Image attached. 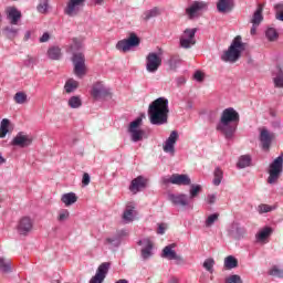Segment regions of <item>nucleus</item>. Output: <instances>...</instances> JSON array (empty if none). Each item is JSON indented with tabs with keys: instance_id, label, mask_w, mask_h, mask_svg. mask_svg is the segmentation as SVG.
I'll return each mask as SVG.
<instances>
[{
	"instance_id": "2f4dec72",
	"label": "nucleus",
	"mask_w": 283,
	"mask_h": 283,
	"mask_svg": "<svg viewBox=\"0 0 283 283\" xmlns=\"http://www.w3.org/2000/svg\"><path fill=\"white\" fill-rule=\"evenodd\" d=\"M222 178H224V172L222 171L221 167H217L213 171L212 185H214V187H220L222 184Z\"/></svg>"
},
{
	"instance_id": "a18cd8bd",
	"label": "nucleus",
	"mask_w": 283,
	"mask_h": 283,
	"mask_svg": "<svg viewBox=\"0 0 283 283\" xmlns=\"http://www.w3.org/2000/svg\"><path fill=\"white\" fill-rule=\"evenodd\" d=\"M14 101L18 105H23V103H25V101H28V95L23 92H18L14 95Z\"/></svg>"
},
{
	"instance_id": "f03ea898",
	"label": "nucleus",
	"mask_w": 283,
	"mask_h": 283,
	"mask_svg": "<svg viewBox=\"0 0 283 283\" xmlns=\"http://www.w3.org/2000/svg\"><path fill=\"white\" fill-rule=\"evenodd\" d=\"M148 116L151 125H165L169 116V99L158 97L148 107Z\"/></svg>"
},
{
	"instance_id": "4be33fe9",
	"label": "nucleus",
	"mask_w": 283,
	"mask_h": 283,
	"mask_svg": "<svg viewBox=\"0 0 283 283\" xmlns=\"http://www.w3.org/2000/svg\"><path fill=\"white\" fill-rule=\"evenodd\" d=\"M168 200L175 205V207H189V196L186 193L168 195Z\"/></svg>"
},
{
	"instance_id": "79ce46f5",
	"label": "nucleus",
	"mask_w": 283,
	"mask_h": 283,
	"mask_svg": "<svg viewBox=\"0 0 283 283\" xmlns=\"http://www.w3.org/2000/svg\"><path fill=\"white\" fill-rule=\"evenodd\" d=\"M218 218H220L219 213H212V214L208 216L205 221V227L207 229L211 228L212 224H216V222H218Z\"/></svg>"
},
{
	"instance_id": "473e14b6",
	"label": "nucleus",
	"mask_w": 283,
	"mask_h": 283,
	"mask_svg": "<svg viewBox=\"0 0 283 283\" xmlns=\"http://www.w3.org/2000/svg\"><path fill=\"white\" fill-rule=\"evenodd\" d=\"M109 262H104L102 263L96 271L97 277H102V280H105V277H107V273H109Z\"/></svg>"
},
{
	"instance_id": "ddd939ff",
	"label": "nucleus",
	"mask_w": 283,
	"mask_h": 283,
	"mask_svg": "<svg viewBox=\"0 0 283 283\" xmlns=\"http://www.w3.org/2000/svg\"><path fill=\"white\" fill-rule=\"evenodd\" d=\"M127 235H129L127 230H118L115 234L107 237L104 244H106L108 249H118L123 242V238H127Z\"/></svg>"
},
{
	"instance_id": "4468645a",
	"label": "nucleus",
	"mask_w": 283,
	"mask_h": 283,
	"mask_svg": "<svg viewBox=\"0 0 283 283\" xmlns=\"http://www.w3.org/2000/svg\"><path fill=\"white\" fill-rule=\"evenodd\" d=\"M140 247V258L142 260H150L154 256V242L148 238L142 239L137 243Z\"/></svg>"
},
{
	"instance_id": "58836bf2",
	"label": "nucleus",
	"mask_w": 283,
	"mask_h": 283,
	"mask_svg": "<svg viewBox=\"0 0 283 283\" xmlns=\"http://www.w3.org/2000/svg\"><path fill=\"white\" fill-rule=\"evenodd\" d=\"M224 266L229 271H231V269H238V259H235V256H233V255L227 256L224 259Z\"/></svg>"
},
{
	"instance_id": "c756f323",
	"label": "nucleus",
	"mask_w": 283,
	"mask_h": 283,
	"mask_svg": "<svg viewBox=\"0 0 283 283\" xmlns=\"http://www.w3.org/2000/svg\"><path fill=\"white\" fill-rule=\"evenodd\" d=\"M0 271H2V273H12V261L0 256Z\"/></svg>"
},
{
	"instance_id": "0e129e2a",
	"label": "nucleus",
	"mask_w": 283,
	"mask_h": 283,
	"mask_svg": "<svg viewBox=\"0 0 283 283\" xmlns=\"http://www.w3.org/2000/svg\"><path fill=\"white\" fill-rule=\"evenodd\" d=\"M157 233H158L159 235H165V224H159V226H158Z\"/></svg>"
},
{
	"instance_id": "5701e85b",
	"label": "nucleus",
	"mask_w": 283,
	"mask_h": 283,
	"mask_svg": "<svg viewBox=\"0 0 283 283\" xmlns=\"http://www.w3.org/2000/svg\"><path fill=\"white\" fill-rule=\"evenodd\" d=\"M136 203L134 202H128L126 205V209L123 213V220L126 224H129V222H134V220H136Z\"/></svg>"
},
{
	"instance_id": "1a4fd4ad",
	"label": "nucleus",
	"mask_w": 283,
	"mask_h": 283,
	"mask_svg": "<svg viewBox=\"0 0 283 283\" xmlns=\"http://www.w3.org/2000/svg\"><path fill=\"white\" fill-rule=\"evenodd\" d=\"M140 45V39L136 36V33H130L129 38L119 40L116 44L118 52H129L132 48H138Z\"/></svg>"
},
{
	"instance_id": "a878e982",
	"label": "nucleus",
	"mask_w": 283,
	"mask_h": 283,
	"mask_svg": "<svg viewBox=\"0 0 283 283\" xmlns=\"http://www.w3.org/2000/svg\"><path fill=\"white\" fill-rule=\"evenodd\" d=\"M234 2L233 0H218L217 10L220 14H227L233 10Z\"/></svg>"
},
{
	"instance_id": "a211bd4d",
	"label": "nucleus",
	"mask_w": 283,
	"mask_h": 283,
	"mask_svg": "<svg viewBox=\"0 0 283 283\" xmlns=\"http://www.w3.org/2000/svg\"><path fill=\"white\" fill-rule=\"evenodd\" d=\"M176 244H168L161 251V258L164 260H175L177 264L185 262V259L176 252Z\"/></svg>"
},
{
	"instance_id": "f704fd0d",
	"label": "nucleus",
	"mask_w": 283,
	"mask_h": 283,
	"mask_svg": "<svg viewBox=\"0 0 283 283\" xmlns=\"http://www.w3.org/2000/svg\"><path fill=\"white\" fill-rule=\"evenodd\" d=\"M237 167L238 169H247V167H251V157L249 155L239 157Z\"/></svg>"
},
{
	"instance_id": "69168bd1",
	"label": "nucleus",
	"mask_w": 283,
	"mask_h": 283,
	"mask_svg": "<svg viewBox=\"0 0 283 283\" xmlns=\"http://www.w3.org/2000/svg\"><path fill=\"white\" fill-rule=\"evenodd\" d=\"M31 36H32V32L27 31L25 34H24V41H30Z\"/></svg>"
},
{
	"instance_id": "ea45409f",
	"label": "nucleus",
	"mask_w": 283,
	"mask_h": 283,
	"mask_svg": "<svg viewBox=\"0 0 283 283\" xmlns=\"http://www.w3.org/2000/svg\"><path fill=\"white\" fill-rule=\"evenodd\" d=\"M82 48H83V41L75 38L73 39L72 44L70 45L69 52H72L74 56V54H77L75 52L81 51Z\"/></svg>"
},
{
	"instance_id": "a19ab883",
	"label": "nucleus",
	"mask_w": 283,
	"mask_h": 283,
	"mask_svg": "<svg viewBox=\"0 0 283 283\" xmlns=\"http://www.w3.org/2000/svg\"><path fill=\"white\" fill-rule=\"evenodd\" d=\"M200 191H202V186L192 184L189 190V197H188L189 200H193V198H198V195L200 193Z\"/></svg>"
},
{
	"instance_id": "20e7f679",
	"label": "nucleus",
	"mask_w": 283,
	"mask_h": 283,
	"mask_svg": "<svg viewBox=\"0 0 283 283\" xmlns=\"http://www.w3.org/2000/svg\"><path fill=\"white\" fill-rule=\"evenodd\" d=\"M207 10H209V2L196 0L186 8V15L190 21H195L196 19H200Z\"/></svg>"
},
{
	"instance_id": "13d9d810",
	"label": "nucleus",
	"mask_w": 283,
	"mask_h": 283,
	"mask_svg": "<svg viewBox=\"0 0 283 283\" xmlns=\"http://www.w3.org/2000/svg\"><path fill=\"white\" fill-rule=\"evenodd\" d=\"M91 182V177H90V174L85 172L83 175V178H82V185L83 187H87V185H90Z\"/></svg>"
},
{
	"instance_id": "3c124183",
	"label": "nucleus",
	"mask_w": 283,
	"mask_h": 283,
	"mask_svg": "<svg viewBox=\"0 0 283 283\" xmlns=\"http://www.w3.org/2000/svg\"><path fill=\"white\" fill-rule=\"evenodd\" d=\"M36 63V57H32V56H27V59L23 61V65L25 67H34Z\"/></svg>"
},
{
	"instance_id": "49530a36",
	"label": "nucleus",
	"mask_w": 283,
	"mask_h": 283,
	"mask_svg": "<svg viewBox=\"0 0 283 283\" xmlns=\"http://www.w3.org/2000/svg\"><path fill=\"white\" fill-rule=\"evenodd\" d=\"M48 8H50L49 0H40L38 4V12H41V14H45V12H48Z\"/></svg>"
},
{
	"instance_id": "7ed1b4c3",
	"label": "nucleus",
	"mask_w": 283,
	"mask_h": 283,
	"mask_svg": "<svg viewBox=\"0 0 283 283\" xmlns=\"http://www.w3.org/2000/svg\"><path fill=\"white\" fill-rule=\"evenodd\" d=\"M244 50H247V44L242 42V36L238 35L233 39L229 49L223 52L221 60H223L224 63H235L240 60Z\"/></svg>"
},
{
	"instance_id": "dca6fc26",
	"label": "nucleus",
	"mask_w": 283,
	"mask_h": 283,
	"mask_svg": "<svg viewBox=\"0 0 283 283\" xmlns=\"http://www.w3.org/2000/svg\"><path fill=\"white\" fill-rule=\"evenodd\" d=\"M273 138H275V134L271 133L266 127L260 128L259 140L264 151L271 149Z\"/></svg>"
},
{
	"instance_id": "680f3d73",
	"label": "nucleus",
	"mask_w": 283,
	"mask_h": 283,
	"mask_svg": "<svg viewBox=\"0 0 283 283\" xmlns=\"http://www.w3.org/2000/svg\"><path fill=\"white\" fill-rule=\"evenodd\" d=\"M48 41H50V33L45 32L40 38V43H48Z\"/></svg>"
},
{
	"instance_id": "bb28decb",
	"label": "nucleus",
	"mask_w": 283,
	"mask_h": 283,
	"mask_svg": "<svg viewBox=\"0 0 283 283\" xmlns=\"http://www.w3.org/2000/svg\"><path fill=\"white\" fill-rule=\"evenodd\" d=\"M272 78L275 87L283 90V71L282 67L275 66L272 71Z\"/></svg>"
},
{
	"instance_id": "774afa93",
	"label": "nucleus",
	"mask_w": 283,
	"mask_h": 283,
	"mask_svg": "<svg viewBox=\"0 0 283 283\" xmlns=\"http://www.w3.org/2000/svg\"><path fill=\"white\" fill-rule=\"evenodd\" d=\"M6 165V158L3 157V154L0 153V166Z\"/></svg>"
},
{
	"instance_id": "bf43d9fd",
	"label": "nucleus",
	"mask_w": 283,
	"mask_h": 283,
	"mask_svg": "<svg viewBox=\"0 0 283 283\" xmlns=\"http://www.w3.org/2000/svg\"><path fill=\"white\" fill-rule=\"evenodd\" d=\"M270 275H274L275 277H282V271L277 268H273L270 271Z\"/></svg>"
},
{
	"instance_id": "39448f33",
	"label": "nucleus",
	"mask_w": 283,
	"mask_h": 283,
	"mask_svg": "<svg viewBox=\"0 0 283 283\" xmlns=\"http://www.w3.org/2000/svg\"><path fill=\"white\" fill-rule=\"evenodd\" d=\"M283 171V153L276 157L273 163L270 164L269 167V177L268 182L269 185H275L277 180H280V176Z\"/></svg>"
},
{
	"instance_id": "aec40b11",
	"label": "nucleus",
	"mask_w": 283,
	"mask_h": 283,
	"mask_svg": "<svg viewBox=\"0 0 283 283\" xmlns=\"http://www.w3.org/2000/svg\"><path fill=\"white\" fill-rule=\"evenodd\" d=\"M177 142H178V132L172 130L164 144V147H163L164 151L166 154H171V156H174V154H176Z\"/></svg>"
},
{
	"instance_id": "37998d69",
	"label": "nucleus",
	"mask_w": 283,
	"mask_h": 283,
	"mask_svg": "<svg viewBox=\"0 0 283 283\" xmlns=\"http://www.w3.org/2000/svg\"><path fill=\"white\" fill-rule=\"evenodd\" d=\"M277 30H275L274 28H269L265 31V38L268 39V41H277Z\"/></svg>"
},
{
	"instance_id": "603ef678",
	"label": "nucleus",
	"mask_w": 283,
	"mask_h": 283,
	"mask_svg": "<svg viewBox=\"0 0 283 283\" xmlns=\"http://www.w3.org/2000/svg\"><path fill=\"white\" fill-rule=\"evenodd\" d=\"M226 283H242V277L238 274H233L226 279Z\"/></svg>"
},
{
	"instance_id": "052dcab7",
	"label": "nucleus",
	"mask_w": 283,
	"mask_h": 283,
	"mask_svg": "<svg viewBox=\"0 0 283 283\" xmlns=\"http://www.w3.org/2000/svg\"><path fill=\"white\" fill-rule=\"evenodd\" d=\"M105 281V279H102L101 276H98V275H94L92 279H91V281H90V283H103Z\"/></svg>"
},
{
	"instance_id": "393cba45",
	"label": "nucleus",
	"mask_w": 283,
	"mask_h": 283,
	"mask_svg": "<svg viewBox=\"0 0 283 283\" xmlns=\"http://www.w3.org/2000/svg\"><path fill=\"white\" fill-rule=\"evenodd\" d=\"M7 19H9L11 25H18L21 20V11L14 7H9L7 9Z\"/></svg>"
},
{
	"instance_id": "6e6552de",
	"label": "nucleus",
	"mask_w": 283,
	"mask_h": 283,
	"mask_svg": "<svg viewBox=\"0 0 283 283\" xmlns=\"http://www.w3.org/2000/svg\"><path fill=\"white\" fill-rule=\"evenodd\" d=\"M73 61V72L77 78H83L87 74V66L85 65V55L83 53H76L72 57Z\"/></svg>"
},
{
	"instance_id": "2eb2a0df",
	"label": "nucleus",
	"mask_w": 283,
	"mask_h": 283,
	"mask_svg": "<svg viewBox=\"0 0 283 283\" xmlns=\"http://www.w3.org/2000/svg\"><path fill=\"white\" fill-rule=\"evenodd\" d=\"M163 182L164 185H169L170 182L171 185H179V186L187 187L191 185V178H189V175L174 174L170 177H164Z\"/></svg>"
},
{
	"instance_id": "09e8293b",
	"label": "nucleus",
	"mask_w": 283,
	"mask_h": 283,
	"mask_svg": "<svg viewBox=\"0 0 283 283\" xmlns=\"http://www.w3.org/2000/svg\"><path fill=\"white\" fill-rule=\"evenodd\" d=\"M4 32L9 39H14V38H17V34H19V29L13 28V27H7L4 29Z\"/></svg>"
},
{
	"instance_id": "0eeeda50",
	"label": "nucleus",
	"mask_w": 283,
	"mask_h": 283,
	"mask_svg": "<svg viewBox=\"0 0 283 283\" xmlns=\"http://www.w3.org/2000/svg\"><path fill=\"white\" fill-rule=\"evenodd\" d=\"M160 65H163V56L160 53L150 52L146 56V71L149 74H156L158 70L160 69Z\"/></svg>"
},
{
	"instance_id": "6e6d98bb",
	"label": "nucleus",
	"mask_w": 283,
	"mask_h": 283,
	"mask_svg": "<svg viewBox=\"0 0 283 283\" xmlns=\"http://www.w3.org/2000/svg\"><path fill=\"white\" fill-rule=\"evenodd\" d=\"M216 200H218V196L216 193H211L206 197L207 205H216Z\"/></svg>"
},
{
	"instance_id": "423d86ee",
	"label": "nucleus",
	"mask_w": 283,
	"mask_h": 283,
	"mask_svg": "<svg viewBox=\"0 0 283 283\" xmlns=\"http://www.w3.org/2000/svg\"><path fill=\"white\" fill-rule=\"evenodd\" d=\"M142 125L143 117H137L135 120L130 122L128 126V134L132 143H140V140L145 138V130L140 129Z\"/></svg>"
},
{
	"instance_id": "de8ad7c7",
	"label": "nucleus",
	"mask_w": 283,
	"mask_h": 283,
	"mask_svg": "<svg viewBox=\"0 0 283 283\" xmlns=\"http://www.w3.org/2000/svg\"><path fill=\"white\" fill-rule=\"evenodd\" d=\"M274 10L275 19H277V21H283V2L275 4Z\"/></svg>"
},
{
	"instance_id": "c03bdc74",
	"label": "nucleus",
	"mask_w": 283,
	"mask_h": 283,
	"mask_svg": "<svg viewBox=\"0 0 283 283\" xmlns=\"http://www.w3.org/2000/svg\"><path fill=\"white\" fill-rule=\"evenodd\" d=\"M213 266H216V260H213V258H209L203 261V269H206L208 273H213Z\"/></svg>"
},
{
	"instance_id": "7c9ffc66",
	"label": "nucleus",
	"mask_w": 283,
	"mask_h": 283,
	"mask_svg": "<svg viewBox=\"0 0 283 283\" xmlns=\"http://www.w3.org/2000/svg\"><path fill=\"white\" fill-rule=\"evenodd\" d=\"M262 12H263V8L262 6H259L252 15V20H251L252 24L260 25V23L264 21V15H262Z\"/></svg>"
},
{
	"instance_id": "864d4df0",
	"label": "nucleus",
	"mask_w": 283,
	"mask_h": 283,
	"mask_svg": "<svg viewBox=\"0 0 283 283\" xmlns=\"http://www.w3.org/2000/svg\"><path fill=\"white\" fill-rule=\"evenodd\" d=\"M258 211H259V213H269V212L273 211V207H271L269 205H260L258 207Z\"/></svg>"
},
{
	"instance_id": "412c9836",
	"label": "nucleus",
	"mask_w": 283,
	"mask_h": 283,
	"mask_svg": "<svg viewBox=\"0 0 283 283\" xmlns=\"http://www.w3.org/2000/svg\"><path fill=\"white\" fill-rule=\"evenodd\" d=\"M148 179L144 176H138L137 178L133 179L129 186V191L132 193H138V191H143V189L147 188Z\"/></svg>"
},
{
	"instance_id": "e433bc0d",
	"label": "nucleus",
	"mask_w": 283,
	"mask_h": 283,
	"mask_svg": "<svg viewBox=\"0 0 283 283\" xmlns=\"http://www.w3.org/2000/svg\"><path fill=\"white\" fill-rule=\"evenodd\" d=\"M48 56L49 59H51L52 61H59V59H61L62 54H61V48L59 46H53L50 48L48 50Z\"/></svg>"
},
{
	"instance_id": "4d7b16f0",
	"label": "nucleus",
	"mask_w": 283,
	"mask_h": 283,
	"mask_svg": "<svg viewBox=\"0 0 283 283\" xmlns=\"http://www.w3.org/2000/svg\"><path fill=\"white\" fill-rule=\"evenodd\" d=\"M195 81H198V83H202L205 81V73L201 71H197L193 75Z\"/></svg>"
},
{
	"instance_id": "f3484780",
	"label": "nucleus",
	"mask_w": 283,
	"mask_h": 283,
	"mask_svg": "<svg viewBox=\"0 0 283 283\" xmlns=\"http://www.w3.org/2000/svg\"><path fill=\"white\" fill-rule=\"evenodd\" d=\"M196 32L197 29H186L180 38V46L189 50L191 45H196Z\"/></svg>"
},
{
	"instance_id": "5fc2aeb1",
	"label": "nucleus",
	"mask_w": 283,
	"mask_h": 283,
	"mask_svg": "<svg viewBox=\"0 0 283 283\" xmlns=\"http://www.w3.org/2000/svg\"><path fill=\"white\" fill-rule=\"evenodd\" d=\"M178 63H179V60L176 56H172L168 60V65H169L170 70H176Z\"/></svg>"
},
{
	"instance_id": "9d476101",
	"label": "nucleus",
	"mask_w": 283,
	"mask_h": 283,
	"mask_svg": "<svg viewBox=\"0 0 283 283\" xmlns=\"http://www.w3.org/2000/svg\"><path fill=\"white\" fill-rule=\"evenodd\" d=\"M34 138L32 135H29L24 132H19L11 140L12 147H20L21 149H25V147H30L32 145Z\"/></svg>"
},
{
	"instance_id": "9b49d317",
	"label": "nucleus",
	"mask_w": 283,
	"mask_h": 283,
	"mask_svg": "<svg viewBox=\"0 0 283 283\" xmlns=\"http://www.w3.org/2000/svg\"><path fill=\"white\" fill-rule=\"evenodd\" d=\"M91 96H93L95 101H101L103 98L112 96V91L102 82H96L95 84H93Z\"/></svg>"
},
{
	"instance_id": "e2e57ef3",
	"label": "nucleus",
	"mask_w": 283,
	"mask_h": 283,
	"mask_svg": "<svg viewBox=\"0 0 283 283\" xmlns=\"http://www.w3.org/2000/svg\"><path fill=\"white\" fill-rule=\"evenodd\" d=\"M258 28H260L259 24H252V28L250 30V33L252 36H255L256 32H258Z\"/></svg>"
},
{
	"instance_id": "6ab92c4d",
	"label": "nucleus",
	"mask_w": 283,
	"mask_h": 283,
	"mask_svg": "<svg viewBox=\"0 0 283 283\" xmlns=\"http://www.w3.org/2000/svg\"><path fill=\"white\" fill-rule=\"evenodd\" d=\"M34 227V221L30 217H22L17 226V231L20 235H28Z\"/></svg>"
},
{
	"instance_id": "f257e3e1",
	"label": "nucleus",
	"mask_w": 283,
	"mask_h": 283,
	"mask_svg": "<svg viewBox=\"0 0 283 283\" xmlns=\"http://www.w3.org/2000/svg\"><path fill=\"white\" fill-rule=\"evenodd\" d=\"M238 125H240V113L233 107H228L221 113L217 124V132L223 134L227 140H231L235 136V132H238Z\"/></svg>"
},
{
	"instance_id": "338daca9",
	"label": "nucleus",
	"mask_w": 283,
	"mask_h": 283,
	"mask_svg": "<svg viewBox=\"0 0 283 283\" xmlns=\"http://www.w3.org/2000/svg\"><path fill=\"white\" fill-rule=\"evenodd\" d=\"M94 1V6H104L105 1L107 0H93Z\"/></svg>"
},
{
	"instance_id": "c85d7f7f",
	"label": "nucleus",
	"mask_w": 283,
	"mask_h": 283,
	"mask_svg": "<svg viewBox=\"0 0 283 283\" xmlns=\"http://www.w3.org/2000/svg\"><path fill=\"white\" fill-rule=\"evenodd\" d=\"M67 105L71 109H80V107H83V99L78 95L71 96Z\"/></svg>"
},
{
	"instance_id": "b1692460",
	"label": "nucleus",
	"mask_w": 283,
	"mask_h": 283,
	"mask_svg": "<svg viewBox=\"0 0 283 283\" xmlns=\"http://www.w3.org/2000/svg\"><path fill=\"white\" fill-rule=\"evenodd\" d=\"M273 233V229L265 227L255 234V240L259 244H266L269 242V238H271V234Z\"/></svg>"
},
{
	"instance_id": "72a5a7b5",
	"label": "nucleus",
	"mask_w": 283,
	"mask_h": 283,
	"mask_svg": "<svg viewBox=\"0 0 283 283\" xmlns=\"http://www.w3.org/2000/svg\"><path fill=\"white\" fill-rule=\"evenodd\" d=\"M78 90V81L74 78H70L64 84V91L66 94H72V92H76Z\"/></svg>"
},
{
	"instance_id": "8fccbe9b",
	"label": "nucleus",
	"mask_w": 283,
	"mask_h": 283,
	"mask_svg": "<svg viewBox=\"0 0 283 283\" xmlns=\"http://www.w3.org/2000/svg\"><path fill=\"white\" fill-rule=\"evenodd\" d=\"M70 218V211L67 209H63L59 211L57 220L59 222H65Z\"/></svg>"
},
{
	"instance_id": "cd10ccee",
	"label": "nucleus",
	"mask_w": 283,
	"mask_h": 283,
	"mask_svg": "<svg viewBox=\"0 0 283 283\" xmlns=\"http://www.w3.org/2000/svg\"><path fill=\"white\" fill-rule=\"evenodd\" d=\"M61 200L63 205H65V207H72V205H74L76 200H78V197H76V193L74 192H69L62 195Z\"/></svg>"
},
{
	"instance_id": "4c0bfd02",
	"label": "nucleus",
	"mask_w": 283,
	"mask_h": 283,
	"mask_svg": "<svg viewBox=\"0 0 283 283\" xmlns=\"http://www.w3.org/2000/svg\"><path fill=\"white\" fill-rule=\"evenodd\" d=\"M160 14V9L158 7H155L150 10H147L143 14L144 21H149V19H154Z\"/></svg>"
},
{
	"instance_id": "f8f14e48",
	"label": "nucleus",
	"mask_w": 283,
	"mask_h": 283,
	"mask_svg": "<svg viewBox=\"0 0 283 283\" xmlns=\"http://www.w3.org/2000/svg\"><path fill=\"white\" fill-rule=\"evenodd\" d=\"M84 7L85 0H69L64 8V14L66 17H78Z\"/></svg>"
},
{
	"instance_id": "c9c22d12",
	"label": "nucleus",
	"mask_w": 283,
	"mask_h": 283,
	"mask_svg": "<svg viewBox=\"0 0 283 283\" xmlns=\"http://www.w3.org/2000/svg\"><path fill=\"white\" fill-rule=\"evenodd\" d=\"M8 132H10V119L3 118L0 122V138H6Z\"/></svg>"
}]
</instances>
